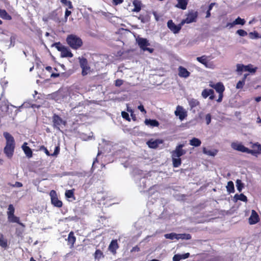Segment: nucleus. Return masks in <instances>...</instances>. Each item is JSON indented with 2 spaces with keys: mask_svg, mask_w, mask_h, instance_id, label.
I'll return each mask as SVG.
<instances>
[{
  "mask_svg": "<svg viewBox=\"0 0 261 261\" xmlns=\"http://www.w3.org/2000/svg\"><path fill=\"white\" fill-rule=\"evenodd\" d=\"M138 109L142 113H146V111L142 105H140L138 107Z\"/></svg>",
  "mask_w": 261,
  "mask_h": 261,
  "instance_id": "obj_53",
  "label": "nucleus"
},
{
  "mask_svg": "<svg viewBox=\"0 0 261 261\" xmlns=\"http://www.w3.org/2000/svg\"><path fill=\"white\" fill-rule=\"evenodd\" d=\"M119 246L116 240H113L111 241L109 246V249L113 253H115L116 250L118 248Z\"/></svg>",
  "mask_w": 261,
  "mask_h": 261,
  "instance_id": "obj_22",
  "label": "nucleus"
},
{
  "mask_svg": "<svg viewBox=\"0 0 261 261\" xmlns=\"http://www.w3.org/2000/svg\"><path fill=\"white\" fill-rule=\"evenodd\" d=\"M210 86L214 88L218 93H223L225 90V87L223 84L221 82L217 83L216 84L214 85L210 84Z\"/></svg>",
  "mask_w": 261,
  "mask_h": 261,
  "instance_id": "obj_19",
  "label": "nucleus"
},
{
  "mask_svg": "<svg viewBox=\"0 0 261 261\" xmlns=\"http://www.w3.org/2000/svg\"><path fill=\"white\" fill-rule=\"evenodd\" d=\"M181 260V257L180 254H175L173 257V261H180Z\"/></svg>",
  "mask_w": 261,
  "mask_h": 261,
  "instance_id": "obj_51",
  "label": "nucleus"
},
{
  "mask_svg": "<svg viewBox=\"0 0 261 261\" xmlns=\"http://www.w3.org/2000/svg\"><path fill=\"white\" fill-rule=\"evenodd\" d=\"M182 25L183 24H181V21L178 25H176L171 19L168 20L167 22L168 29L174 34L178 33Z\"/></svg>",
  "mask_w": 261,
  "mask_h": 261,
  "instance_id": "obj_9",
  "label": "nucleus"
},
{
  "mask_svg": "<svg viewBox=\"0 0 261 261\" xmlns=\"http://www.w3.org/2000/svg\"><path fill=\"white\" fill-rule=\"evenodd\" d=\"M50 196L51 203L55 207L60 208L63 205V203L61 200H59L57 192L56 191L51 190L49 193Z\"/></svg>",
  "mask_w": 261,
  "mask_h": 261,
  "instance_id": "obj_8",
  "label": "nucleus"
},
{
  "mask_svg": "<svg viewBox=\"0 0 261 261\" xmlns=\"http://www.w3.org/2000/svg\"><path fill=\"white\" fill-rule=\"evenodd\" d=\"M216 5L215 3H212L210 4V5L208 6V11H211L213 9V7Z\"/></svg>",
  "mask_w": 261,
  "mask_h": 261,
  "instance_id": "obj_61",
  "label": "nucleus"
},
{
  "mask_svg": "<svg viewBox=\"0 0 261 261\" xmlns=\"http://www.w3.org/2000/svg\"><path fill=\"white\" fill-rule=\"evenodd\" d=\"M237 33L240 36H245L247 35V32L244 30L240 29L237 31Z\"/></svg>",
  "mask_w": 261,
  "mask_h": 261,
  "instance_id": "obj_47",
  "label": "nucleus"
},
{
  "mask_svg": "<svg viewBox=\"0 0 261 261\" xmlns=\"http://www.w3.org/2000/svg\"><path fill=\"white\" fill-rule=\"evenodd\" d=\"M197 16L198 14L197 12L189 13L187 15L186 18L181 20V24L184 25L185 23H190L193 22H196Z\"/></svg>",
  "mask_w": 261,
  "mask_h": 261,
  "instance_id": "obj_11",
  "label": "nucleus"
},
{
  "mask_svg": "<svg viewBox=\"0 0 261 261\" xmlns=\"http://www.w3.org/2000/svg\"><path fill=\"white\" fill-rule=\"evenodd\" d=\"M234 198L236 200V201H238V200H241L243 202H247V197L243 194H236L234 196Z\"/></svg>",
  "mask_w": 261,
  "mask_h": 261,
  "instance_id": "obj_31",
  "label": "nucleus"
},
{
  "mask_svg": "<svg viewBox=\"0 0 261 261\" xmlns=\"http://www.w3.org/2000/svg\"><path fill=\"white\" fill-rule=\"evenodd\" d=\"M249 36L250 38L252 39H257L260 37L259 34L256 31L249 33Z\"/></svg>",
  "mask_w": 261,
  "mask_h": 261,
  "instance_id": "obj_42",
  "label": "nucleus"
},
{
  "mask_svg": "<svg viewBox=\"0 0 261 261\" xmlns=\"http://www.w3.org/2000/svg\"><path fill=\"white\" fill-rule=\"evenodd\" d=\"M94 258L97 259H99L104 257L103 252L100 249L96 250L94 254Z\"/></svg>",
  "mask_w": 261,
  "mask_h": 261,
  "instance_id": "obj_36",
  "label": "nucleus"
},
{
  "mask_svg": "<svg viewBox=\"0 0 261 261\" xmlns=\"http://www.w3.org/2000/svg\"><path fill=\"white\" fill-rule=\"evenodd\" d=\"M203 152L208 155L213 156L216 154V151L206 150L205 148H203Z\"/></svg>",
  "mask_w": 261,
  "mask_h": 261,
  "instance_id": "obj_43",
  "label": "nucleus"
},
{
  "mask_svg": "<svg viewBox=\"0 0 261 261\" xmlns=\"http://www.w3.org/2000/svg\"><path fill=\"white\" fill-rule=\"evenodd\" d=\"M68 244L70 245V248L72 249L74 247V243L76 241V238L74 236V232L70 231L68 234L67 238Z\"/></svg>",
  "mask_w": 261,
  "mask_h": 261,
  "instance_id": "obj_18",
  "label": "nucleus"
},
{
  "mask_svg": "<svg viewBox=\"0 0 261 261\" xmlns=\"http://www.w3.org/2000/svg\"><path fill=\"white\" fill-rule=\"evenodd\" d=\"M227 190L229 193H233L234 192V184L232 181L227 182L226 186Z\"/></svg>",
  "mask_w": 261,
  "mask_h": 261,
  "instance_id": "obj_35",
  "label": "nucleus"
},
{
  "mask_svg": "<svg viewBox=\"0 0 261 261\" xmlns=\"http://www.w3.org/2000/svg\"><path fill=\"white\" fill-rule=\"evenodd\" d=\"M201 144V141L196 138H193L190 141V144L195 147H198L200 146Z\"/></svg>",
  "mask_w": 261,
  "mask_h": 261,
  "instance_id": "obj_32",
  "label": "nucleus"
},
{
  "mask_svg": "<svg viewBox=\"0 0 261 261\" xmlns=\"http://www.w3.org/2000/svg\"><path fill=\"white\" fill-rule=\"evenodd\" d=\"M214 91L213 89H204L201 93L202 97L204 98H207L210 95L214 94Z\"/></svg>",
  "mask_w": 261,
  "mask_h": 261,
  "instance_id": "obj_34",
  "label": "nucleus"
},
{
  "mask_svg": "<svg viewBox=\"0 0 261 261\" xmlns=\"http://www.w3.org/2000/svg\"><path fill=\"white\" fill-rule=\"evenodd\" d=\"M71 14V11L68 10V9L66 10L65 13V18L67 19V18Z\"/></svg>",
  "mask_w": 261,
  "mask_h": 261,
  "instance_id": "obj_55",
  "label": "nucleus"
},
{
  "mask_svg": "<svg viewBox=\"0 0 261 261\" xmlns=\"http://www.w3.org/2000/svg\"><path fill=\"white\" fill-rule=\"evenodd\" d=\"M259 221L258 215L255 210H252L251 216L249 218V223L253 225L257 223Z\"/></svg>",
  "mask_w": 261,
  "mask_h": 261,
  "instance_id": "obj_15",
  "label": "nucleus"
},
{
  "mask_svg": "<svg viewBox=\"0 0 261 261\" xmlns=\"http://www.w3.org/2000/svg\"><path fill=\"white\" fill-rule=\"evenodd\" d=\"M164 237L166 239L174 240H177V234L174 232H171L170 233H167L164 235Z\"/></svg>",
  "mask_w": 261,
  "mask_h": 261,
  "instance_id": "obj_37",
  "label": "nucleus"
},
{
  "mask_svg": "<svg viewBox=\"0 0 261 261\" xmlns=\"http://www.w3.org/2000/svg\"><path fill=\"white\" fill-rule=\"evenodd\" d=\"M123 84V81L121 79H117L115 81V85L116 87H120Z\"/></svg>",
  "mask_w": 261,
  "mask_h": 261,
  "instance_id": "obj_48",
  "label": "nucleus"
},
{
  "mask_svg": "<svg viewBox=\"0 0 261 261\" xmlns=\"http://www.w3.org/2000/svg\"><path fill=\"white\" fill-rule=\"evenodd\" d=\"M144 123L146 125H150L152 127H158L160 125L158 121L155 119H146Z\"/></svg>",
  "mask_w": 261,
  "mask_h": 261,
  "instance_id": "obj_25",
  "label": "nucleus"
},
{
  "mask_svg": "<svg viewBox=\"0 0 261 261\" xmlns=\"http://www.w3.org/2000/svg\"><path fill=\"white\" fill-rule=\"evenodd\" d=\"M121 116H122V118H124V119H125L128 121H130V119L129 118V115L127 112H126L125 111H122L121 112Z\"/></svg>",
  "mask_w": 261,
  "mask_h": 261,
  "instance_id": "obj_46",
  "label": "nucleus"
},
{
  "mask_svg": "<svg viewBox=\"0 0 261 261\" xmlns=\"http://www.w3.org/2000/svg\"><path fill=\"white\" fill-rule=\"evenodd\" d=\"M39 150L40 151H43L47 156H50V153L49 151L44 145L40 146Z\"/></svg>",
  "mask_w": 261,
  "mask_h": 261,
  "instance_id": "obj_44",
  "label": "nucleus"
},
{
  "mask_svg": "<svg viewBox=\"0 0 261 261\" xmlns=\"http://www.w3.org/2000/svg\"><path fill=\"white\" fill-rule=\"evenodd\" d=\"M45 69L49 71V72H51L52 71V67L51 66H48L45 67Z\"/></svg>",
  "mask_w": 261,
  "mask_h": 261,
  "instance_id": "obj_64",
  "label": "nucleus"
},
{
  "mask_svg": "<svg viewBox=\"0 0 261 261\" xmlns=\"http://www.w3.org/2000/svg\"><path fill=\"white\" fill-rule=\"evenodd\" d=\"M248 74H245L241 81H239L236 85L237 89H242L245 85L246 79L248 76Z\"/></svg>",
  "mask_w": 261,
  "mask_h": 261,
  "instance_id": "obj_30",
  "label": "nucleus"
},
{
  "mask_svg": "<svg viewBox=\"0 0 261 261\" xmlns=\"http://www.w3.org/2000/svg\"><path fill=\"white\" fill-rule=\"evenodd\" d=\"M236 24H234V21L232 22L231 23H227L226 27H229V28H231L233 27Z\"/></svg>",
  "mask_w": 261,
  "mask_h": 261,
  "instance_id": "obj_58",
  "label": "nucleus"
},
{
  "mask_svg": "<svg viewBox=\"0 0 261 261\" xmlns=\"http://www.w3.org/2000/svg\"><path fill=\"white\" fill-rule=\"evenodd\" d=\"M65 196L67 198H72L74 196V192L72 190H67L65 192Z\"/></svg>",
  "mask_w": 261,
  "mask_h": 261,
  "instance_id": "obj_45",
  "label": "nucleus"
},
{
  "mask_svg": "<svg viewBox=\"0 0 261 261\" xmlns=\"http://www.w3.org/2000/svg\"><path fill=\"white\" fill-rule=\"evenodd\" d=\"M252 148L254 149L253 150L249 149L247 148V151L245 152L248 153H250L253 155L257 156V154L260 153L261 151V145L258 144V143H255L252 145Z\"/></svg>",
  "mask_w": 261,
  "mask_h": 261,
  "instance_id": "obj_13",
  "label": "nucleus"
},
{
  "mask_svg": "<svg viewBox=\"0 0 261 261\" xmlns=\"http://www.w3.org/2000/svg\"><path fill=\"white\" fill-rule=\"evenodd\" d=\"M0 246L4 249H6L8 247V240L2 233L0 234Z\"/></svg>",
  "mask_w": 261,
  "mask_h": 261,
  "instance_id": "obj_27",
  "label": "nucleus"
},
{
  "mask_svg": "<svg viewBox=\"0 0 261 261\" xmlns=\"http://www.w3.org/2000/svg\"><path fill=\"white\" fill-rule=\"evenodd\" d=\"M60 152V147L59 146H56L55 147L54 152L53 153L50 154V156L57 155Z\"/></svg>",
  "mask_w": 261,
  "mask_h": 261,
  "instance_id": "obj_49",
  "label": "nucleus"
},
{
  "mask_svg": "<svg viewBox=\"0 0 261 261\" xmlns=\"http://www.w3.org/2000/svg\"><path fill=\"white\" fill-rule=\"evenodd\" d=\"M223 93H219V98L217 100V101L218 102H221L222 101V98H223Z\"/></svg>",
  "mask_w": 261,
  "mask_h": 261,
  "instance_id": "obj_59",
  "label": "nucleus"
},
{
  "mask_svg": "<svg viewBox=\"0 0 261 261\" xmlns=\"http://www.w3.org/2000/svg\"><path fill=\"white\" fill-rule=\"evenodd\" d=\"M8 220L9 222L11 223H17L19 224L20 225L22 226H24V224L20 222V218L16 216L14 214L12 215H9L8 216Z\"/></svg>",
  "mask_w": 261,
  "mask_h": 261,
  "instance_id": "obj_21",
  "label": "nucleus"
},
{
  "mask_svg": "<svg viewBox=\"0 0 261 261\" xmlns=\"http://www.w3.org/2000/svg\"><path fill=\"white\" fill-rule=\"evenodd\" d=\"M137 42L140 48L143 51H148L150 53H152L154 49L152 48L147 47L150 45V43L146 38H138L137 39Z\"/></svg>",
  "mask_w": 261,
  "mask_h": 261,
  "instance_id": "obj_6",
  "label": "nucleus"
},
{
  "mask_svg": "<svg viewBox=\"0 0 261 261\" xmlns=\"http://www.w3.org/2000/svg\"><path fill=\"white\" fill-rule=\"evenodd\" d=\"M127 111L131 113V116L132 117V118L134 120H136V117L135 116V115L133 114V111L132 110H129L128 109H127Z\"/></svg>",
  "mask_w": 261,
  "mask_h": 261,
  "instance_id": "obj_60",
  "label": "nucleus"
},
{
  "mask_svg": "<svg viewBox=\"0 0 261 261\" xmlns=\"http://www.w3.org/2000/svg\"><path fill=\"white\" fill-rule=\"evenodd\" d=\"M191 235L189 233H179L177 234V240H189L191 239Z\"/></svg>",
  "mask_w": 261,
  "mask_h": 261,
  "instance_id": "obj_33",
  "label": "nucleus"
},
{
  "mask_svg": "<svg viewBox=\"0 0 261 261\" xmlns=\"http://www.w3.org/2000/svg\"><path fill=\"white\" fill-rule=\"evenodd\" d=\"M134 8L132 10L133 12H139L141 9V2L139 0H134L133 2Z\"/></svg>",
  "mask_w": 261,
  "mask_h": 261,
  "instance_id": "obj_26",
  "label": "nucleus"
},
{
  "mask_svg": "<svg viewBox=\"0 0 261 261\" xmlns=\"http://www.w3.org/2000/svg\"><path fill=\"white\" fill-rule=\"evenodd\" d=\"M80 67L82 68L81 74L82 76H85L91 72V68L89 65L88 60L83 57L78 58Z\"/></svg>",
  "mask_w": 261,
  "mask_h": 261,
  "instance_id": "obj_4",
  "label": "nucleus"
},
{
  "mask_svg": "<svg viewBox=\"0 0 261 261\" xmlns=\"http://www.w3.org/2000/svg\"><path fill=\"white\" fill-rule=\"evenodd\" d=\"M6 143L4 148V152L6 156L11 159L13 156L15 147V142L14 137L9 133L5 132L3 133Z\"/></svg>",
  "mask_w": 261,
  "mask_h": 261,
  "instance_id": "obj_1",
  "label": "nucleus"
},
{
  "mask_svg": "<svg viewBox=\"0 0 261 261\" xmlns=\"http://www.w3.org/2000/svg\"><path fill=\"white\" fill-rule=\"evenodd\" d=\"M184 146V144H180L176 146L175 149L171 152V156L180 158L181 156L185 154L186 150L182 149Z\"/></svg>",
  "mask_w": 261,
  "mask_h": 261,
  "instance_id": "obj_10",
  "label": "nucleus"
},
{
  "mask_svg": "<svg viewBox=\"0 0 261 261\" xmlns=\"http://www.w3.org/2000/svg\"><path fill=\"white\" fill-rule=\"evenodd\" d=\"M178 76L180 77L187 78L190 75V72L183 66H180L178 68Z\"/></svg>",
  "mask_w": 261,
  "mask_h": 261,
  "instance_id": "obj_16",
  "label": "nucleus"
},
{
  "mask_svg": "<svg viewBox=\"0 0 261 261\" xmlns=\"http://www.w3.org/2000/svg\"><path fill=\"white\" fill-rule=\"evenodd\" d=\"M257 70V67L253 68L252 64H248V65H244L242 64H238L237 65L236 71L238 74L241 75L243 71H248L250 73H255Z\"/></svg>",
  "mask_w": 261,
  "mask_h": 261,
  "instance_id": "obj_7",
  "label": "nucleus"
},
{
  "mask_svg": "<svg viewBox=\"0 0 261 261\" xmlns=\"http://www.w3.org/2000/svg\"><path fill=\"white\" fill-rule=\"evenodd\" d=\"M231 146L234 149L242 152H245L247 150V147L241 144L232 143Z\"/></svg>",
  "mask_w": 261,
  "mask_h": 261,
  "instance_id": "obj_23",
  "label": "nucleus"
},
{
  "mask_svg": "<svg viewBox=\"0 0 261 261\" xmlns=\"http://www.w3.org/2000/svg\"><path fill=\"white\" fill-rule=\"evenodd\" d=\"M173 166L174 168L179 167L181 164V160L180 158L171 156Z\"/></svg>",
  "mask_w": 261,
  "mask_h": 261,
  "instance_id": "obj_29",
  "label": "nucleus"
},
{
  "mask_svg": "<svg viewBox=\"0 0 261 261\" xmlns=\"http://www.w3.org/2000/svg\"><path fill=\"white\" fill-rule=\"evenodd\" d=\"M22 149L24 151L25 155L28 158H31L33 156V152L32 149L27 146V143L26 142L24 143L22 146Z\"/></svg>",
  "mask_w": 261,
  "mask_h": 261,
  "instance_id": "obj_20",
  "label": "nucleus"
},
{
  "mask_svg": "<svg viewBox=\"0 0 261 261\" xmlns=\"http://www.w3.org/2000/svg\"><path fill=\"white\" fill-rule=\"evenodd\" d=\"M180 256L181 257V259H185L188 258L190 256V253H186L182 254H180Z\"/></svg>",
  "mask_w": 261,
  "mask_h": 261,
  "instance_id": "obj_52",
  "label": "nucleus"
},
{
  "mask_svg": "<svg viewBox=\"0 0 261 261\" xmlns=\"http://www.w3.org/2000/svg\"><path fill=\"white\" fill-rule=\"evenodd\" d=\"M52 46L55 47L58 51L61 52V57L62 58H72L73 56L69 48L62 45L60 42L54 43Z\"/></svg>",
  "mask_w": 261,
  "mask_h": 261,
  "instance_id": "obj_3",
  "label": "nucleus"
},
{
  "mask_svg": "<svg viewBox=\"0 0 261 261\" xmlns=\"http://www.w3.org/2000/svg\"><path fill=\"white\" fill-rule=\"evenodd\" d=\"M163 142L164 141L162 139H158L153 140V139H151L147 142L146 144L149 148L155 149L158 147L160 144H163Z\"/></svg>",
  "mask_w": 261,
  "mask_h": 261,
  "instance_id": "obj_14",
  "label": "nucleus"
},
{
  "mask_svg": "<svg viewBox=\"0 0 261 261\" xmlns=\"http://www.w3.org/2000/svg\"><path fill=\"white\" fill-rule=\"evenodd\" d=\"M66 5H67L69 9L73 8V6L72 5V3L69 1L68 2L67 4H66Z\"/></svg>",
  "mask_w": 261,
  "mask_h": 261,
  "instance_id": "obj_63",
  "label": "nucleus"
},
{
  "mask_svg": "<svg viewBox=\"0 0 261 261\" xmlns=\"http://www.w3.org/2000/svg\"><path fill=\"white\" fill-rule=\"evenodd\" d=\"M66 41L68 45L73 49H77L83 44L82 39L74 34L67 36Z\"/></svg>",
  "mask_w": 261,
  "mask_h": 261,
  "instance_id": "obj_2",
  "label": "nucleus"
},
{
  "mask_svg": "<svg viewBox=\"0 0 261 261\" xmlns=\"http://www.w3.org/2000/svg\"><path fill=\"white\" fill-rule=\"evenodd\" d=\"M59 76H60V74L59 73H52L51 74V75H50V76L51 77H54V78L58 77Z\"/></svg>",
  "mask_w": 261,
  "mask_h": 261,
  "instance_id": "obj_62",
  "label": "nucleus"
},
{
  "mask_svg": "<svg viewBox=\"0 0 261 261\" xmlns=\"http://www.w3.org/2000/svg\"><path fill=\"white\" fill-rule=\"evenodd\" d=\"M52 122L53 127L59 130H61L60 127L65 126L67 124V122L56 114H54L52 117Z\"/></svg>",
  "mask_w": 261,
  "mask_h": 261,
  "instance_id": "obj_5",
  "label": "nucleus"
},
{
  "mask_svg": "<svg viewBox=\"0 0 261 261\" xmlns=\"http://www.w3.org/2000/svg\"><path fill=\"white\" fill-rule=\"evenodd\" d=\"M177 4L176 5V7L181 9L182 10H186L188 4V0H176Z\"/></svg>",
  "mask_w": 261,
  "mask_h": 261,
  "instance_id": "obj_24",
  "label": "nucleus"
},
{
  "mask_svg": "<svg viewBox=\"0 0 261 261\" xmlns=\"http://www.w3.org/2000/svg\"><path fill=\"white\" fill-rule=\"evenodd\" d=\"M13 187H16L18 188H20L22 187V184L21 182L19 181H16L15 184L13 185Z\"/></svg>",
  "mask_w": 261,
  "mask_h": 261,
  "instance_id": "obj_54",
  "label": "nucleus"
},
{
  "mask_svg": "<svg viewBox=\"0 0 261 261\" xmlns=\"http://www.w3.org/2000/svg\"><path fill=\"white\" fill-rule=\"evenodd\" d=\"M140 251V248L138 246H136L135 247H134L131 250V252H134V251Z\"/></svg>",
  "mask_w": 261,
  "mask_h": 261,
  "instance_id": "obj_57",
  "label": "nucleus"
},
{
  "mask_svg": "<svg viewBox=\"0 0 261 261\" xmlns=\"http://www.w3.org/2000/svg\"><path fill=\"white\" fill-rule=\"evenodd\" d=\"M0 17L6 20H10L12 19V17L4 9H0Z\"/></svg>",
  "mask_w": 261,
  "mask_h": 261,
  "instance_id": "obj_28",
  "label": "nucleus"
},
{
  "mask_svg": "<svg viewBox=\"0 0 261 261\" xmlns=\"http://www.w3.org/2000/svg\"><path fill=\"white\" fill-rule=\"evenodd\" d=\"M8 210L7 212V216H8L9 215H12L13 214H14L15 208L12 204H10L8 206Z\"/></svg>",
  "mask_w": 261,
  "mask_h": 261,
  "instance_id": "obj_41",
  "label": "nucleus"
},
{
  "mask_svg": "<svg viewBox=\"0 0 261 261\" xmlns=\"http://www.w3.org/2000/svg\"><path fill=\"white\" fill-rule=\"evenodd\" d=\"M236 186L238 190L240 192L244 187V184L240 179H237L236 181Z\"/></svg>",
  "mask_w": 261,
  "mask_h": 261,
  "instance_id": "obj_40",
  "label": "nucleus"
},
{
  "mask_svg": "<svg viewBox=\"0 0 261 261\" xmlns=\"http://www.w3.org/2000/svg\"><path fill=\"white\" fill-rule=\"evenodd\" d=\"M174 114L176 116H178L180 120H183L187 116V112L182 107L178 106L174 112Z\"/></svg>",
  "mask_w": 261,
  "mask_h": 261,
  "instance_id": "obj_12",
  "label": "nucleus"
},
{
  "mask_svg": "<svg viewBox=\"0 0 261 261\" xmlns=\"http://www.w3.org/2000/svg\"><path fill=\"white\" fill-rule=\"evenodd\" d=\"M191 108H195L199 105V102L196 99L192 98L189 101Z\"/></svg>",
  "mask_w": 261,
  "mask_h": 261,
  "instance_id": "obj_38",
  "label": "nucleus"
},
{
  "mask_svg": "<svg viewBox=\"0 0 261 261\" xmlns=\"http://www.w3.org/2000/svg\"><path fill=\"white\" fill-rule=\"evenodd\" d=\"M205 120L206 123L208 125L211 122V115L210 114H207L205 116Z\"/></svg>",
  "mask_w": 261,
  "mask_h": 261,
  "instance_id": "obj_50",
  "label": "nucleus"
},
{
  "mask_svg": "<svg viewBox=\"0 0 261 261\" xmlns=\"http://www.w3.org/2000/svg\"><path fill=\"white\" fill-rule=\"evenodd\" d=\"M246 21L244 19H242L240 17H238L234 20V24H241L242 25H244Z\"/></svg>",
  "mask_w": 261,
  "mask_h": 261,
  "instance_id": "obj_39",
  "label": "nucleus"
},
{
  "mask_svg": "<svg viewBox=\"0 0 261 261\" xmlns=\"http://www.w3.org/2000/svg\"><path fill=\"white\" fill-rule=\"evenodd\" d=\"M113 2L115 5H117L118 4H120L122 3L123 1V0H113Z\"/></svg>",
  "mask_w": 261,
  "mask_h": 261,
  "instance_id": "obj_56",
  "label": "nucleus"
},
{
  "mask_svg": "<svg viewBox=\"0 0 261 261\" xmlns=\"http://www.w3.org/2000/svg\"><path fill=\"white\" fill-rule=\"evenodd\" d=\"M196 60L206 68H211L212 66V64L208 62L207 57L205 56L197 57Z\"/></svg>",
  "mask_w": 261,
  "mask_h": 261,
  "instance_id": "obj_17",
  "label": "nucleus"
}]
</instances>
